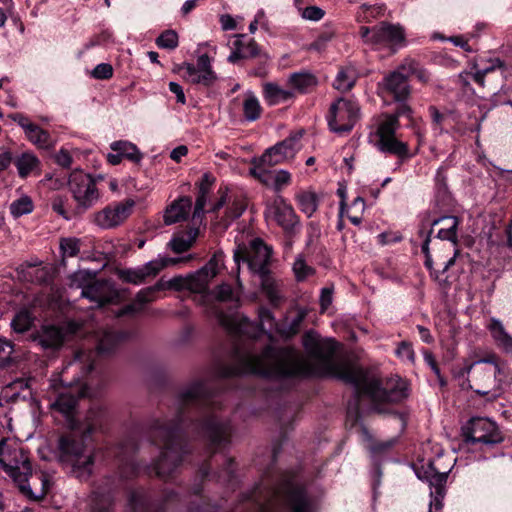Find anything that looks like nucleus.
Returning <instances> with one entry per match:
<instances>
[{
  "label": "nucleus",
  "instance_id": "obj_9",
  "mask_svg": "<svg viewBox=\"0 0 512 512\" xmlns=\"http://www.w3.org/2000/svg\"><path fill=\"white\" fill-rule=\"evenodd\" d=\"M398 128L399 120L396 119V116L384 115L376 130L375 146L383 153L397 156L402 160L408 159L411 157L408 145L395 137Z\"/></svg>",
  "mask_w": 512,
  "mask_h": 512
},
{
  "label": "nucleus",
  "instance_id": "obj_37",
  "mask_svg": "<svg viewBox=\"0 0 512 512\" xmlns=\"http://www.w3.org/2000/svg\"><path fill=\"white\" fill-rule=\"evenodd\" d=\"M289 84L300 93H306L318 84V80L311 72L301 71L290 75Z\"/></svg>",
  "mask_w": 512,
  "mask_h": 512
},
{
  "label": "nucleus",
  "instance_id": "obj_39",
  "mask_svg": "<svg viewBox=\"0 0 512 512\" xmlns=\"http://www.w3.org/2000/svg\"><path fill=\"white\" fill-rule=\"evenodd\" d=\"M213 278L201 268L194 274L187 276V290L194 293H204Z\"/></svg>",
  "mask_w": 512,
  "mask_h": 512
},
{
  "label": "nucleus",
  "instance_id": "obj_36",
  "mask_svg": "<svg viewBox=\"0 0 512 512\" xmlns=\"http://www.w3.org/2000/svg\"><path fill=\"white\" fill-rule=\"evenodd\" d=\"M182 68L186 71V76L192 84H201L206 87L211 86L217 76L214 71H198L192 63H183Z\"/></svg>",
  "mask_w": 512,
  "mask_h": 512
},
{
  "label": "nucleus",
  "instance_id": "obj_61",
  "mask_svg": "<svg viewBox=\"0 0 512 512\" xmlns=\"http://www.w3.org/2000/svg\"><path fill=\"white\" fill-rule=\"evenodd\" d=\"M293 270L299 281L304 280L312 272V269L301 259L295 261Z\"/></svg>",
  "mask_w": 512,
  "mask_h": 512
},
{
  "label": "nucleus",
  "instance_id": "obj_19",
  "mask_svg": "<svg viewBox=\"0 0 512 512\" xmlns=\"http://www.w3.org/2000/svg\"><path fill=\"white\" fill-rule=\"evenodd\" d=\"M17 123L25 133L26 138L40 149H49L52 147V139L50 133L42 129L23 113H13L9 116Z\"/></svg>",
  "mask_w": 512,
  "mask_h": 512
},
{
  "label": "nucleus",
  "instance_id": "obj_11",
  "mask_svg": "<svg viewBox=\"0 0 512 512\" xmlns=\"http://www.w3.org/2000/svg\"><path fill=\"white\" fill-rule=\"evenodd\" d=\"M360 36L371 46L397 47L404 43L405 32L400 25L381 22L373 27L361 26Z\"/></svg>",
  "mask_w": 512,
  "mask_h": 512
},
{
  "label": "nucleus",
  "instance_id": "obj_7",
  "mask_svg": "<svg viewBox=\"0 0 512 512\" xmlns=\"http://www.w3.org/2000/svg\"><path fill=\"white\" fill-rule=\"evenodd\" d=\"M462 435L467 444H480L487 447H493L504 440L498 425L483 417L471 418L462 427Z\"/></svg>",
  "mask_w": 512,
  "mask_h": 512
},
{
  "label": "nucleus",
  "instance_id": "obj_30",
  "mask_svg": "<svg viewBox=\"0 0 512 512\" xmlns=\"http://www.w3.org/2000/svg\"><path fill=\"white\" fill-rule=\"evenodd\" d=\"M460 220L456 216H442L432 221L431 226L443 224V227L438 231L437 238L441 240H448L453 244L458 243L457 230Z\"/></svg>",
  "mask_w": 512,
  "mask_h": 512
},
{
  "label": "nucleus",
  "instance_id": "obj_57",
  "mask_svg": "<svg viewBox=\"0 0 512 512\" xmlns=\"http://www.w3.org/2000/svg\"><path fill=\"white\" fill-rule=\"evenodd\" d=\"M301 15L306 20L319 21L324 17L325 12L320 7L308 6L302 10Z\"/></svg>",
  "mask_w": 512,
  "mask_h": 512
},
{
  "label": "nucleus",
  "instance_id": "obj_60",
  "mask_svg": "<svg viewBox=\"0 0 512 512\" xmlns=\"http://www.w3.org/2000/svg\"><path fill=\"white\" fill-rule=\"evenodd\" d=\"M259 321L264 328L265 325H268L269 329H272L275 325V319L273 313L266 307H260L258 310Z\"/></svg>",
  "mask_w": 512,
  "mask_h": 512
},
{
  "label": "nucleus",
  "instance_id": "obj_24",
  "mask_svg": "<svg viewBox=\"0 0 512 512\" xmlns=\"http://www.w3.org/2000/svg\"><path fill=\"white\" fill-rule=\"evenodd\" d=\"M78 404V397L71 392L60 393L56 400L51 404V408L65 418L66 425L69 429H74L79 426H84L76 418V410Z\"/></svg>",
  "mask_w": 512,
  "mask_h": 512
},
{
  "label": "nucleus",
  "instance_id": "obj_17",
  "mask_svg": "<svg viewBox=\"0 0 512 512\" xmlns=\"http://www.w3.org/2000/svg\"><path fill=\"white\" fill-rule=\"evenodd\" d=\"M378 86L383 95L392 97L396 102L406 101L411 94L408 74L401 69V66L386 75Z\"/></svg>",
  "mask_w": 512,
  "mask_h": 512
},
{
  "label": "nucleus",
  "instance_id": "obj_29",
  "mask_svg": "<svg viewBox=\"0 0 512 512\" xmlns=\"http://www.w3.org/2000/svg\"><path fill=\"white\" fill-rule=\"evenodd\" d=\"M128 336L126 332H118L112 329L103 330L99 336L97 354L103 355L113 352Z\"/></svg>",
  "mask_w": 512,
  "mask_h": 512
},
{
  "label": "nucleus",
  "instance_id": "obj_52",
  "mask_svg": "<svg viewBox=\"0 0 512 512\" xmlns=\"http://www.w3.org/2000/svg\"><path fill=\"white\" fill-rule=\"evenodd\" d=\"M194 239L195 236H191L188 238H185L184 236H177L170 241L169 246L171 247L173 252L183 253L191 248Z\"/></svg>",
  "mask_w": 512,
  "mask_h": 512
},
{
  "label": "nucleus",
  "instance_id": "obj_5",
  "mask_svg": "<svg viewBox=\"0 0 512 512\" xmlns=\"http://www.w3.org/2000/svg\"><path fill=\"white\" fill-rule=\"evenodd\" d=\"M68 189L74 204L67 197L61 195L55 196L51 201L52 210L68 221L82 217L101 198L96 178L82 170H74L70 173Z\"/></svg>",
  "mask_w": 512,
  "mask_h": 512
},
{
  "label": "nucleus",
  "instance_id": "obj_49",
  "mask_svg": "<svg viewBox=\"0 0 512 512\" xmlns=\"http://www.w3.org/2000/svg\"><path fill=\"white\" fill-rule=\"evenodd\" d=\"M14 352V344L4 338H0V355L3 354V357L0 358V367L8 368L11 363V354Z\"/></svg>",
  "mask_w": 512,
  "mask_h": 512
},
{
  "label": "nucleus",
  "instance_id": "obj_10",
  "mask_svg": "<svg viewBox=\"0 0 512 512\" xmlns=\"http://www.w3.org/2000/svg\"><path fill=\"white\" fill-rule=\"evenodd\" d=\"M264 216L268 222L281 227L286 236L295 235L300 228V219L293 206L281 195L267 202Z\"/></svg>",
  "mask_w": 512,
  "mask_h": 512
},
{
  "label": "nucleus",
  "instance_id": "obj_63",
  "mask_svg": "<svg viewBox=\"0 0 512 512\" xmlns=\"http://www.w3.org/2000/svg\"><path fill=\"white\" fill-rule=\"evenodd\" d=\"M216 298L220 301L233 299V288L229 284H221L215 290Z\"/></svg>",
  "mask_w": 512,
  "mask_h": 512
},
{
  "label": "nucleus",
  "instance_id": "obj_22",
  "mask_svg": "<svg viewBox=\"0 0 512 512\" xmlns=\"http://www.w3.org/2000/svg\"><path fill=\"white\" fill-rule=\"evenodd\" d=\"M222 460V468L211 474L210 470L214 462L217 460L205 461L199 468V477L201 482L210 478L215 479L217 482L222 484H230L235 478L236 464L233 458L227 456L225 453H220L219 456Z\"/></svg>",
  "mask_w": 512,
  "mask_h": 512
},
{
  "label": "nucleus",
  "instance_id": "obj_64",
  "mask_svg": "<svg viewBox=\"0 0 512 512\" xmlns=\"http://www.w3.org/2000/svg\"><path fill=\"white\" fill-rule=\"evenodd\" d=\"M55 161L63 168H69L73 162L72 156L66 149H60L55 156Z\"/></svg>",
  "mask_w": 512,
  "mask_h": 512
},
{
  "label": "nucleus",
  "instance_id": "obj_13",
  "mask_svg": "<svg viewBox=\"0 0 512 512\" xmlns=\"http://www.w3.org/2000/svg\"><path fill=\"white\" fill-rule=\"evenodd\" d=\"M135 201L127 198L113 202L91 215V223L103 230H111L121 226L132 214Z\"/></svg>",
  "mask_w": 512,
  "mask_h": 512
},
{
  "label": "nucleus",
  "instance_id": "obj_43",
  "mask_svg": "<svg viewBox=\"0 0 512 512\" xmlns=\"http://www.w3.org/2000/svg\"><path fill=\"white\" fill-rule=\"evenodd\" d=\"M244 117L247 121H255L260 117L261 106L254 95H248L243 103Z\"/></svg>",
  "mask_w": 512,
  "mask_h": 512
},
{
  "label": "nucleus",
  "instance_id": "obj_54",
  "mask_svg": "<svg viewBox=\"0 0 512 512\" xmlns=\"http://www.w3.org/2000/svg\"><path fill=\"white\" fill-rule=\"evenodd\" d=\"M158 283H163V290L165 289H173L176 291L187 290V277L177 276L168 281L164 279H160Z\"/></svg>",
  "mask_w": 512,
  "mask_h": 512
},
{
  "label": "nucleus",
  "instance_id": "obj_8",
  "mask_svg": "<svg viewBox=\"0 0 512 512\" xmlns=\"http://www.w3.org/2000/svg\"><path fill=\"white\" fill-rule=\"evenodd\" d=\"M360 117V107L352 99L339 97L329 108L327 122L329 129L336 134L350 132Z\"/></svg>",
  "mask_w": 512,
  "mask_h": 512
},
{
  "label": "nucleus",
  "instance_id": "obj_55",
  "mask_svg": "<svg viewBox=\"0 0 512 512\" xmlns=\"http://www.w3.org/2000/svg\"><path fill=\"white\" fill-rule=\"evenodd\" d=\"M437 471V468L435 467V464L433 461L429 460L426 464L421 465L420 467H417L415 472L417 477L420 480L423 481H429L430 478L435 474Z\"/></svg>",
  "mask_w": 512,
  "mask_h": 512
},
{
  "label": "nucleus",
  "instance_id": "obj_44",
  "mask_svg": "<svg viewBox=\"0 0 512 512\" xmlns=\"http://www.w3.org/2000/svg\"><path fill=\"white\" fill-rule=\"evenodd\" d=\"M449 471L440 472L436 471L435 474L428 481L429 486L431 488L430 495L434 494L440 495V497H444L445 494V484L447 482Z\"/></svg>",
  "mask_w": 512,
  "mask_h": 512
},
{
  "label": "nucleus",
  "instance_id": "obj_33",
  "mask_svg": "<svg viewBox=\"0 0 512 512\" xmlns=\"http://www.w3.org/2000/svg\"><path fill=\"white\" fill-rule=\"evenodd\" d=\"M487 328L497 346L505 353H512V336L505 330L502 322L492 318Z\"/></svg>",
  "mask_w": 512,
  "mask_h": 512
},
{
  "label": "nucleus",
  "instance_id": "obj_15",
  "mask_svg": "<svg viewBox=\"0 0 512 512\" xmlns=\"http://www.w3.org/2000/svg\"><path fill=\"white\" fill-rule=\"evenodd\" d=\"M120 488V480L109 476L93 491L87 512H114L115 495Z\"/></svg>",
  "mask_w": 512,
  "mask_h": 512
},
{
  "label": "nucleus",
  "instance_id": "obj_50",
  "mask_svg": "<svg viewBox=\"0 0 512 512\" xmlns=\"http://www.w3.org/2000/svg\"><path fill=\"white\" fill-rule=\"evenodd\" d=\"M63 256L75 257L80 252V240L76 238H63L60 241Z\"/></svg>",
  "mask_w": 512,
  "mask_h": 512
},
{
  "label": "nucleus",
  "instance_id": "obj_14",
  "mask_svg": "<svg viewBox=\"0 0 512 512\" xmlns=\"http://www.w3.org/2000/svg\"><path fill=\"white\" fill-rule=\"evenodd\" d=\"M270 258V248L259 238L251 242L249 249L238 247L234 251L236 264L239 265L241 260L247 262L250 271L257 276L270 272L268 267Z\"/></svg>",
  "mask_w": 512,
  "mask_h": 512
},
{
  "label": "nucleus",
  "instance_id": "obj_40",
  "mask_svg": "<svg viewBox=\"0 0 512 512\" xmlns=\"http://www.w3.org/2000/svg\"><path fill=\"white\" fill-rule=\"evenodd\" d=\"M296 202L307 217H311L318 208V196L312 191H301L295 196Z\"/></svg>",
  "mask_w": 512,
  "mask_h": 512
},
{
  "label": "nucleus",
  "instance_id": "obj_35",
  "mask_svg": "<svg viewBox=\"0 0 512 512\" xmlns=\"http://www.w3.org/2000/svg\"><path fill=\"white\" fill-rule=\"evenodd\" d=\"M35 320L36 316L32 309L21 308L15 313L10 325L14 333L22 335L33 327Z\"/></svg>",
  "mask_w": 512,
  "mask_h": 512
},
{
  "label": "nucleus",
  "instance_id": "obj_27",
  "mask_svg": "<svg viewBox=\"0 0 512 512\" xmlns=\"http://www.w3.org/2000/svg\"><path fill=\"white\" fill-rule=\"evenodd\" d=\"M163 290V283H156L153 286L147 287L145 289L140 290L137 295L134 303L128 304L123 307L117 313V316H124L128 314H135L142 310L144 304L149 303L155 299V293Z\"/></svg>",
  "mask_w": 512,
  "mask_h": 512
},
{
  "label": "nucleus",
  "instance_id": "obj_59",
  "mask_svg": "<svg viewBox=\"0 0 512 512\" xmlns=\"http://www.w3.org/2000/svg\"><path fill=\"white\" fill-rule=\"evenodd\" d=\"M398 357L413 362L415 359V353L410 343L401 342L396 350Z\"/></svg>",
  "mask_w": 512,
  "mask_h": 512
},
{
  "label": "nucleus",
  "instance_id": "obj_1",
  "mask_svg": "<svg viewBox=\"0 0 512 512\" xmlns=\"http://www.w3.org/2000/svg\"><path fill=\"white\" fill-rule=\"evenodd\" d=\"M303 346L311 356L319 370L314 372L306 361L293 347H275L265 345L258 347L257 340L251 339L244 345H235L232 349L231 363L217 368L220 379H229L246 374L259 375L265 378H287L309 375L333 376L354 387L353 399L347 406V416L357 422L362 415L360 402L363 397L371 401L370 410L387 413L382 407L386 403L400 402L408 396L406 381L398 378L387 382L382 387L380 379L369 371L335 359L338 343L332 339L321 340L308 331L303 336Z\"/></svg>",
  "mask_w": 512,
  "mask_h": 512
},
{
  "label": "nucleus",
  "instance_id": "obj_34",
  "mask_svg": "<svg viewBox=\"0 0 512 512\" xmlns=\"http://www.w3.org/2000/svg\"><path fill=\"white\" fill-rule=\"evenodd\" d=\"M358 79V73L354 66L346 65L339 68L333 82V87L341 92L351 90Z\"/></svg>",
  "mask_w": 512,
  "mask_h": 512
},
{
  "label": "nucleus",
  "instance_id": "obj_47",
  "mask_svg": "<svg viewBox=\"0 0 512 512\" xmlns=\"http://www.w3.org/2000/svg\"><path fill=\"white\" fill-rule=\"evenodd\" d=\"M178 34L174 30H166L162 32L156 39L159 48L173 50L178 46Z\"/></svg>",
  "mask_w": 512,
  "mask_h": 512
},
{
  "label": "nucleus",
  "instance_id": "obj_16",
  "mask_svg": "<svg viewBox=\"0 0 512 512\" xmlns=\"http://www.w3.org/2000/svg\"><path fill=\"white\" fill-rule=\"evenodd\" d=\"M176 259L162 258L154 259L135 269H122L118 271V277L126 283L139 285L147 279L155 277L169 264L176 263Z\"/></svg>",
  "mask_w": 512,
  "mask_h": 512
},
{
  "label": "nucleus",
  "instance_id": "obj_56",
  "mask_svg": "<svg viewBox=\"0 0 512 512\" xmlns=\"http://www.w3.org/2000/svg\"><path fill=\"white\" fill-rule=\"evenodd\" d=\"M92 76L95 79H110L113 76V67L108 63H100L93 69Z\"/></svg>",
  "mask_w": 512,
  "mask_h": 512
},
{
  "label": "nucleus",
  "instance_id": "obj_18",
  "mask_svg": "<svg viewBox=\"0 0 512 512\" xmlns=\"http://www.w3.org/2000/svg\"><path fill=\"white\" fill-rule=\"evenodd\" d=\"M69 330L56 325H43L31 334L28 339L35 342L44 350H58L62 347Z\"/></svg>",
  "mask_w": 512,
  "mask_h": 512
},
{
  "label": "nucleus",
  "instance_id": "obj_2",
  "mask_svg": "<svg viewBox=\"0 0 512 512\" xmlns=\"http://www.w3.org/2000/svg\"><path fill=\"white\" fill-rule=\"evenodd\" d=\"M221 403L222 396L212 393L209 382L196 381L178 394L172 419L152 421L149 437L153 444L162 447L159 458L151 467L157 477L163 480L171 477L190 452L184 437L189 426L207 441L213 453L229 446L233 428L228 419L221 418L216 412Z\"/></svg>",
  "mask_w": 512,
  "mask_h": 512
},
{
  "label": "nucleus",
  "instance_id": "obj_21",
  "mask_svg": "<svg viewBox=\"0 0 512 512\" xmlns=\"http://www.w3.org/2000/svg\"><path fill=\"white\" fill-rule=\"evenodd\" d=\"M258 58L260 63H266L269 59L268 55L260 49L254 39H246V35H236L233 42V50L227 60L230 63H236L240 59Z\"/></svg>",
  "mask_w": 512,
  "mask_h": 512
},
{
  "label": "nucleus",
  "instance_id": "obj_20",
  "mask_svg": "<svg viewBox=\"0 0 512 512\" xmlns=\"http://www.w3.org/2000/svg\"><path fill=\"white\" fill-rule=\"evenodd\" d=\"M81 295L101 307L118 300L119 293L109 280H96L82 289Z\"/></svg>",
  "mask_w": 512,
  "mask_h": 512
},
{
  "label": "nucleus",
  "instance_id": "obj_42",
  "mask_svg": "<svg viewBox=\"0 0 512 512\" xmlns=\"http://www.w3.org/2000/svg\"><path fill=\"white\" fill-rule=\"evenodd\" d=\"M246 209V202L241 196L233 198L226 210L224 221L226 226L229 225L233 220L239 218Z\"/></svg>",
  "mask_w": 512,
  "mask_h": 512
},
{
  "label": "nucleus",
  "instance_id": "obj_58",
  "mask_svg": "<svg viewBox=\"0 0 512 512\" xmlns=\"http://www.w3.org/2000/svg\"><path fill=\"white\" fill-rule=\"evenodd\" d=\"M208 195H209L208 192L198 190L195 207H194V212H193V219L199 218L203 215L204 207L206 205Z\"/></svg>",
  "mask_w": 512,
  "mask_h": 512
},
{
  "label": "nucleus",
  "instance_id": "obj_41",
  "mask_svg": "<svg viewBox=\"0 0 512 512\" xmlns=\"http://www.w3.org/2000/svg\"><path fill=\"white\" fill-rule=\"evenodd\" d=\"M293 95L291 91L282 89L275 83H267L264 85V96L270 105L285 102L291 99Z\"/></svg>",
  "mask_w": 512,
  "mask_h": 512
},
{
  "label": "nucleus",
  "instance_id": "obj_6",
  "mask_svg": "<svg viewBox=\"0 0 512 512\" xmlns=\"http://www.w3.org/2000/svg\"><path fill=\"white\" fill-rule=\"evenodd\" d=\"M0 465L2 469L18 484L22 492L30 491L27 484L32 474V466L27 452L19 447L7 445L4 438L0 441Z\"/></svg>",
  "mask_w": 512,
  "mask_h": 512
},
{
  "label": "nucleus",
  "instance_id": "obj_45",
  "mask_svg": "<svg viewBox=\"0 0 512 512\" xmlns=\"http://www.w3.org/2000/svg\"><path fill=\"white\" fill-rule=\"evenodd\" d=\"M33 211L32 200L28 196H23L20 199L13 201L10 205V212L15 217H20L29 214Z\"/></svg>",
  "mask_w": 512,
  "mask_h": 512
},
{
  "label": "nucleus",
  "instance_id": "obj_23",
  "mask_svg": "<svg viewBox=\"0 0 512 512\" xmlns=\"http://www.w3.org/2000/svg\"><path fill=\"white\" fill-rule=\"evenodd\" d=\"M271 167H250L249 174L265 186L272 187L280 192L284 186L291 182V174L287 170L272 171Z\"/></svg>",
  "mask_w": 512,
  "mask_h": 512
},
{
  "label": "nucleus",
  "instance_id": "obj_12",
  "mask_svg": "<svg viewBox=\"0 0 512 512\" xmlns=\"http://www.w3.org/2000/svg\"><path fill=\"white\" fill-rule=\"evenodd\" d=\"M302 135V132H296L266 149L260 157H254L251 160V167H273L292 159L300 149L299 141Z\"/></svg>",
  "mask_w": 512,
  "mask_h": 512
},
{
  "label": "nucleus",
  "instance_id": "obj_48",
  "mask_svg": "<svg viewBox=\"0 0 512 512\" xmlns=\"http://www.w3.org/2000/svg\"><path fill=\"white\" fill-rule=\"evenodd\" d=\"M401 69L408 74V78L414 75L419 81L426 83L429 80V74L425 69L419 67L415 61H408L401 65Z\"/></svg>",
  "mask_w": 512,
  "mask_h": 512
},
{
  "label": "nucleus",
  "instance_id": "obj_3",
  "mask_svg": "<svg viewBox=\"0 0 512 512\" xmlns=\"http://www.w3.org/2000/svg\"><path fill=\"white\" fill-rule=\"evenodd\" d=\"M178 500L174 491H166L160 503H154L148 491L132 489L128 493L125 512H163L166 505ZM240 512H314V500L307 487L292 478L283 479L277 486L264 489L257 486L245 497Z\"/></svg>",
  "mask_w": 512,
  "mask_h": 512
},
{
  "label": "nucleus",
  "instance_id": "obj_32",
  "mask_svg": "<svg viewBox=\"0 0 512 512\" xmlns=\"http://www.w3.org/2000/svg\"><path fill=\"white\" fill-rule=\"evenodd\" d=\"M258 277L260 279L261 291L265 294L270 305L278 307L284 299L278 282L272 277L271 272Z\"/></svg>",
  "mask_w": 512,
  "mask_h": 512
},
{
  "label": "nucleus",
  "instance_id": "obj_31",
  "mask_svg": "<svg viewBox=\"0 0 512 512\" xmlns=\"http://www.w3.org/2000/svg\"><path fill=\"white\" fill-rule=\"evenodd\" d=\"M20 178L25 179L31 174H40V160L31 153L24 152L14 160Z\"/></svg>",
  "mask_w": 512,
  "mask_h": 512
},
{
  "label": "nucleus",
  "instance_id": "obj_26",
  "mask_svg": "<svg viewBox=\"0 0 512 512\" xmlns=\"http://www.w3.org/2000/svg\"><path fill=\"white\" fill-rule=\"evenodd\" d=\"M94 368V353L81 350L76 352L74 359L69 362L64 373H68L69 370L75 372L80 371V374L73 379L74 382L80 383L94 370Z\"/></svg>",
  "mask_w": 512,
  "mask_h": 512
},
{
  "label": "nucleus",
  "instance_id": "obj_4",
  "mask_svg": "<svg viewBox=\"0 0 512 512\" xmlns=\"http://www.w3.org/2000/svg\"><path fill=\"white\" fill-rule=\"evenodd\" d=\"M107 417L105 407L93 405L87 415L84 426L70 429L58 439V459L71 473L80 480L90 477L94 467V453L87 445L92 433L101 430Z\"/></svg>",
  "mask_w": 512,
  "mask_h": 512
},
{
  "label": "nucleus",
  "instance_id": "obj_51",
  "mask_svg": "<svg viewBox=\"0 0 512 512\" xmlns=\"http://www.w3.org/2000/svg\"><path fill=\"white\" fill-rule=\"evenodd\" d=\"M223 263L224 253L219 250L213 254L212 258L204 267H202V269L209 273V276L215 277L218 274L220 267L223 266Z\"/></svg>",
  "mask_w": 512,
  "mask_h": 512
},
{
  "label": "nucleus",
  "instance_id": "obj_62",
  "mask_svg": "<svg viewBox=\"0 0 512 512\" xmlns=\"http://www.w3.org/2000/svg\"><path fill=\"white\" fill-rule=\"evenodd\" d=\"M429 114L432 119L434 129H439L440 131H442V125L446 120L447 116L441 113L435 106L429 107Z\"/></svg>",
  "mask_w": 512,
  "mask_h": 512
},
{
  "label": "nucleus",
  "instance_id": "obj_25",
  "mask_svg": "<svg viewBox=\"0 0 512 512\" xmlns=\"http://www.w3.org/2000/svg\"><path fill=\"white\" fill-rule=\"evenodd\" d=\"M135 450L136 447L133 443H122L118 447L116 456L119 461L120 476L122 478L128 479L139 471V466L133 457Z\"/></svg>",
  "mask_w": 512,
  "mask_h": 512
},
{
  "label": "nucleus",
  "instance_id": "obj_28",
  "mask_svg": "<svg viewBox=\"0 0 512 512\" xmlns=\"http://www.w3.org/2000/svg\"><path fill=\"white\" fill-rule=\"evenodd\" d=\"M192 207V200L190 197H182L168 207L164 214V223L172 225L177 222L185 220Z\"/></svg>",
  "mask_w": 512,
  "mask_h": 512
},
{
  "label": "nucleus",
  "instance_id": "obj_46",
  "mask_svg": "<svg viewBox=\"0 0 512 512\" xmlns=\"http://www.w3.org/2000/svg\"><path fill=\"white\" fill-rule=\"evenodd\" d=\"M474 369V373L481 377H486L488 379H491L492 377L496 376V372L499 371V367L496 364L495 369L492 370L490 368H475V364H469L461 368L456 377L458 378H465L466 375H468L472 370Z\"/></svg>",
  "mask_w": 512,
  "mask_h": 512
},
{
  "label": "nucleus",
  "instance_id": "obj_53",
  "mask_svg": "<svg viewBox=\"0 0 512 512\" xmlns=\"http://www.w3.org/2000/svg\"><path fill=\"white\" fill-rule=\"evenodd\" d=\"M424 265L430 271L431 278L436 281L441 288H447L449 286L448 278L440 277V270H435L433 268V260L431 255L425 256Z\"/></svg>",
  "mask_w": 512,
  "mask_h": 512
},
{
  "label": "nucleus",
  "instance_id": "obj_38",
  "mask_svg": "<svg viewBox=\"0 0 512 512\" xmlns=\"http://www.w3.org/2000/svg\"><path fill=\"white\" fill-rule=\"evenodd\" d=\"M110 148L114 152H119L122 159L126 158L134 163H139L143 157L137 146L128 141H115L111 143Z\"/></svg>",
  "mask_w": 512,
  "mask_h": 512
}]
</instances>
